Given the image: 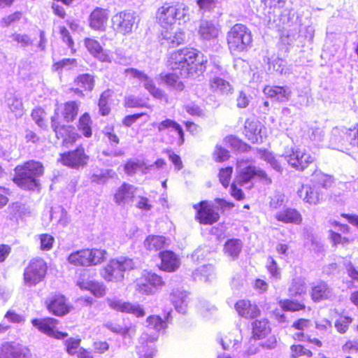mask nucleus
I'll use <instances>...</instances> for the list:
<instances>
[{
	"mask_svg": "<svg viewBox=\"0 0 358 358\" xmlns=\"http://www.w3.org/2000/svg\"><path fill=\"white\" fill-rule=\"evenodd\" d=\"M288 164L298 171H303L314 160V158L305 150L293 148L284 155Z\"/></svg>",
	"mask_w": 358,
	"mask_h": 358,
	"instance_id": "obj_11",
	"label": "nucleus"
},
{
	"mask_svg": "<svg viewBox=\"0 0 358 358\" xmlns=\"http://www.w3.org/2000/svg\"><path fill=\"white\" fill-rule=\"evenodd\" d=\"M6 104L12 113L17 117H22L24 113L23 104L21 99L15 95H11L6 99Z\"/></svg>",
	"mask_w": 358,
	"mask_h": 358,
	"instance_id": "obj_43",
	"label": "nucleus"
},
{
	"mask_svg": "<svg viewBox=\"0 0 358 358\" xmlns=\"http://www.w3.org/2000/svg\"><path fill=\"white\" fill-rule=\"evenodd\" d=\"M352 322V319L350 317L341 316L335 323V327L337 331L341 334H344L348 329L349 324Z\"/></svg>",
	"mask_w": 358,
	"mask_h": 358,
	"instance_id": "obj_58",
	"label": "nucleus"
},
{
	"mask_svg": "<svg viewBox=\"0 0 358 358\" xmlns=\"http://www.w3.org/2000/svg\"><path fill=\"white\" fill-rule=\"evenodd\" d=\"M48 310L54 315L62 316L69 313V306L66 303V299L63 296H55L48 305Z\"/></svg>",
	"mask_w": 358,
	"mask_h": 358,
	"instance_id": "obj_32",
	"label": "nucleus"
},
{
	"mask_svg": "<svg viewBox=\"0 0 358 358\" xmlns=\"http://www.w3.org/2000/svg\"><path fill=\"white\" fill-rule=\"evenodd\" d=\"M261 124L255 120L248 119L245 122V132L248 139L252 143H258L262 140L261 133Z\"/></svg>",
	"mask_w": 358,
	"mask_h": 358,
	"instance_id": "obj_30",
	"label": "nucleus"
},
{
	"mask_svg": "<svg viewBox=\"0 0 358 358\" xmlns=\"http://www.w3.org/2000/svg\"><path fill=\"white\" fill-rule=\"evenodd\" d=\"M78 112V104L75 101H69L64 104L63 116L66 122H73Z\"/></svg>",
	"mask_w": 358,
	"mask_h": 358,
	"instance_id": "obj_44",
	"label": "nucleus"
},
{
	"mask_svg": "<svg viewBox=\"0 0 358 358\" xmlns=\"http://www.w3.org/2000/svg\"><path fill=\"white\" fill-rule=\"evenodd\" d=\"M10 38L22 48L27 47L32 44V41L27 34H13L10 36Z\"/></svg>",
	"mask_w": 358,
	"mask_h": 358,
	"instance_id": "obj_61",
	"label": "nucleus"
},
{
	"mask_svg": "<svg viewBox=\"0 0 358 358\" xmlns=\"http://www.w3.org/2000/svg\"><path fill=\"white\" fill-rule=\"evenodd\" d=\"M115 173L112 170H106L100 173H94L91 180L92 182L97 183H104L109 178H112Z\"/></svg>",
	"mask_w": 358,
	"mask_h": 358,
	"instance_id": "obj_62",
	"label": "nucleus"
},
{
	"mask_svg": "<svg viewBox=\"0 0 358 358\" xmlns=\"http://www.w3.org/2000/svg\"><path fill=\"white\" fill-rule=\"evenodd\" d=\"M345 133L350 143L358 148V124L353 128L345 129Z\"/></svg>",
	"mask_w": 358,
	"mask_h": 358,
	"instance_id": "obj_59",
	"label": "nucleus"
},
{
	"mask_svg": "<svg viewBox=\"0 0 358 358\" xmlns=\"http://www.w3.org/2000/svg\"><path fill=\"white\" fill-rule=\"evenodd\" d=\"M69 131H66L63 136H59V138H63V143L65 146L72 144L76 142L79 137L78 134L74 131V128L71 126H67Z\"/></svg>",
	"mask_w": 358,
	"mask_h": 358,
	"instance_id": "obj_56",
	"label": "nucleus"
},
{
	"mask_svg": "<svg viewBox=\"0 0 358 358\" xmlns=\"http://www.w3.org/2000/svg\"><path fill=\"white\" fill-rule=\"evenodd\" d=\"M54 238L49 234L40 235L41 249L43 250H50L52 248Z\"/></svg>",
	"mask_w": 358,
	"mask_h": 358,
	"instance_id": "obj_63",
	"label": "nucleus"
},
{
	"mask_svg": "<svg viewBox=\"0 0 358 358\" xmlns=\"http://www.w3.org/2000/svg\"><path fill=\"white\" fill-rule=\"evenodd\" d=\"M287 0H262V3L266 8H268V14L271 15L275 13V10L278 9L280 13V9L285 6Z\"/></svg>",
	"mask_w": 358,
	"mask_h": 358,
	"instance_id": "obj_52",
	"label": "nucleus"
},
{
	"mask_svg": "<svg viewBox=\"0 0 358 358\" xmlns=\"http://www.w3.org/2000/svg\"><path fill=\"white\" fill-rule=\"evenodd\" d=\"M169 62L174 72L161 73V80L168 87L180 92L183 90L184 85L178 74L182 78L192 76L197 72L201 73L206 69V60L196 50L184 48L171 53Z\"/></svg>",
	"mask_w": 358,
	"mask_h": 358,
	"instance_id": "obj_1",
	"label": "nucleus"
},
{
	"mask_svg": "<svg viewBox=\"0 0 358 358\" xmlns=\"http://www.w3.org/2000/svg\"><path fill=\"white\" fill-rule=\"evenodd\" d=\"M252 41L250 31L241 24H235L227 33V43L233 54L246 50L250 45Z\"/></svg>",
	"mask_w": 358,
	"mask_h": 358,
	"instance_id": "obj_4",
	"label": "nucleus"
},
{
	"mask_svg": "<svg viewBox=\"0 0 358 358\" xmlns=\"http://www.w3.org/2000/svg\"><path fill=\"white\" fill-rule=\"evenodd\" d=\"M126 76L138 78L143 84L144 87L156 99L164 100L168 102V97L162 90L157 88L153 80L148 77L144 72L136 69H126L124 71Z\"/></svg>",
	"mask_w": 358,
	"mask_h": 358,
	"instance_id": "obj_10",
	"label": "nucleus"
},
{
	"mask_svg": "<svg viewBox=\"0 0 358 358\" xmlns=\"http://www.w3.org/2000/svg\"><path fill=\"white\" fill-rule=\"evenodd\" d=\"M146 322L147 327L154 329L158 332L166 329L167 327L166 322L158 315L149 316L146 320Z\"/></svg>",
	"mask_w": 358,
	"mask_h": 358,
	"instance_id": "obj_47",
	"label": "nucleus"
},
{
	"mask_svg": "<svg viewBox=\"0 0 358 358\" xmlns=\"http://www.w3.org/2000/svg\"><path fill=\"white\" fill-rule=\"evenodd\" d=\"M311 296L316 301L333 299L335 297V294L327 283L320 282L312 288Z\"/></svg>",
	"mask_w": 358,
	"mask_h": 358,
	"instance_id": "obj_27",
	"label": "nucleus"
},
{
	"mask_svg": "<svg viewBox=\"0 0 358 358\" xmlns=\"http://www.w3.org/2000/svg\"><path fill=\"white\" fill-rule=\"evenodd\" d=\"M152 127L157 128L159 132L167 131V134L174 133L178 136L177 144L180 146L183 144L184 132L181 126L176 121L171 119H166L159 123L153 122Z\"/></svg>",
	"mask_w": 358,
	"mask_h": 358,
	"instance_id": "obj_14",
	"label": "nucleus"
},
{
	"mask_svg": "<svg viewBox=\"0 0 358 358\" xmlns=\"http://www.w3.org/2000/svg\"><path fill=\"white\" fill-rule=\"evenodd\" d=\"M161 35L162 40L164 41L162 43H166L169 46L172 47L182 43L185 38V32L180 29L175 31L166 29L163 31Z\"/></svg>",
	"mask_w": 358,
	"mask_h": 358,
	"instance_id": "obj_31",
	"label": "nucleus"
},
{
	"mask_svg": "<svg viewBox=\"0 0 358 358\" xmlns=\"http://www.w3.org/2000/svg\"><path fill=\"white\" fill-rule=\"evenodd\" d=\"M279 305L286 311H297L305 308V305L301 302H296L289 299L280 300Z\"/></svg>",
	"mask_w": 358,
	"mask_h": 358,
	"instance_id": "obj_50",
	"label": "nucleus"
},
{
	"mask_svg": "<svg viewBox=\"0 0 358 358\" xmlns=\"http://www.w3.org/2000/svg\"><path fill=\"white\" fill-rule=\"evenodd\" d=\"M237 173L236 182L243 186L248 183L254 177H257L266 184H271V180L266 172L259 168L252 166L249 160L241 159L237 162Z\"/></svg>",
	"mask_w": 358,
	"mask_h": 358,
	"instance_id": "obj_7",
	"label": "nucleus"
},
{
	"mask_svg": "<svg viewBox=\"0 0 358 358\" xmlns=\"http://www.w3.org/2000/svg\"><path fill=\"white\" fill-rule=\"evenodd\" d=\"M271 329L266 319L255 320L252 323V334L255 338L261 339L270 333Z\"/></svg>",
	"mask_w": 358,
	"mask_h": 358,
	"instance_id": "obj_39",
	"label": "nucleus"
},
{
	"mask_svg": "<svg viewBox=\"0 0 358 358\" xmlns=\"http://www.w3.org/2000/svg\"><path fill=\"white\" fill-rule=\"evenodd\" d=\"M108 20V10L97 7L90 15V27L94 30L105 31Z\"/></svg>",
	"mask_w": 358,
	"mask_h": 358,
	"instance_id": "obj_20",
	"label": "nucleus"
},
{
	"mask_svg": "<svg viewBox=\"0 0 358 358\" xmlns=\"http://www.w3.org/2000/svg\"><path fill=\"white\" fill-rule=\"evenodd\" d=\"M77 66V61L75 59H63L62 60L55 64L54 67L57 71L59 69H71Z\"/></svg>",
	"mask_w": 358,
	"mask_h": 358,
	"instance_id": "obj_60",
	"label": "nucleus"
},
{
	"mask_svg": "<svg viewBox=\"0 0 358 358\" xmlns=\"http://www.w3.org/2000/svg\"><path fill=\"white\" fill-rule=\"evenodd\" d=\"M135 264L131 259L121 257L111 259L101 274L107 281L119 282L123 280L124 272L133 269Z\"/></svg>",
	"mask_w": 358,
	"mask_h": 358,
	"instance_id": "obj_6",
	"label": "nucleus"
},
{
	"mask_svg": "<svg viewBox=\"0 0 358 358\" xmlns=\"http://www.w3.org/2000/svg\"><path fill=\"white\" fill-rule=\"evenodd\" d=\"M160 257L162 260L161 269L167 272H173L179 268L180 259L172 251L162 252Z\"/></svg>",
	"mask_w": 358,
	"mask_h": 358,
	"instance_id": "obj_24",
	"label": "nucleus"
},
{
	"mask_svg": "<svg viewBox=\"0 0 358 358\" xmlns=\"http://www.w3.org/2000/svg\"><path fill=\"white\" fill-rule=\"evenodd\" d=\"M237 333L238 330L236 329L235 332H230L224 337L220 338L219 342L224 350H232L237 349V345L241 340V336Z\"/></svg>",
	"mask_w": 358,
	"mask_h": 358,
	"instance_id": "obj_40",
	"label": "nucleus"
},
{
	"mask_svg": "<svg viewBox=\"0 0 358 358\" xmlns=\"http://www.w3.org/2000/svg\"><path fill=\"white\" fill-rule=\"evenodd\" d=\"M88 157L85 154L83 148H78L73 151L64 153L61 155L63 164L71 168L78 169L87 164Z\"/></svg>",
	"mask_w": 358,
	"mask_h": 358,
	"instance_id": "obj_13",
	"label": "nucleus"
},
{
	"mask_svg": "<svg viewBox=\"0 0 358 358\" xmlns=\"http://www.w3.org/2000/svg\"><path fill=\"white\" fill-rule=\"evenodd\" d=\"M157 19L161 26L166 29L177 20L179 24H185L190 20L189 8L183 3H165L157 10Z\"/></svg>",
	"mask_w": 358,
	"mask_h": 358,
	"instance_id": "obj_3",
	"label": "nucleus"
},
{
	"mask_svg": "<svg viewBox=\"0 0 358 358\" xmlns=\"http://www.w3.org/2000/svg\"><path fill=\"white\" fill-rule=\"evenodd\" d=\"M13 182L24 189H34L38 185V178L44 173L41 162L30 160L15 168Z\"/></svg>",
	"mask_w": 358,
	"mask_h": 358,
	"instance_id": "obj_2",
	"label": "nucleus"
},
{
	"mask_svg": "<svg viewBox=\"0 0 358 358\" xmlns=\"http://www.w3.org/2000/svg\"><path fill=\"white\" fill-rule=\"evenodd\" d=\"M171 300L178 312L185 313L186 312L188 298L186 291L177 288L172 291Z\"/></svg>",
	"mask_w": 358,
	"mask_h": 358,
	"instance_id": "obj_28",
	"label": "nucleus"
},
{
	"mask_svg": "<svg viewBox=\"0 0 358 358\" xmlns=\"http://www.w3.org/2000/svg\"><path fill=\"white\" fill-rule=\"evenodd\" d=\"M149 167H146L144 164L138 162L129 161L124 166V170L128 175H134L138 171L143 174L148 172Z\"/></svg>",
	"mask_w": 358,
	"mask_h": 358,
	"instance_id": "obj_46",
	"label": "nucleus"
},
{
	"mask_svg": "<svg viewBox=\"0 0 358 358\" xmlns=\"http://www.w3.org/2000/svg\"><path fill=\"white\" fill-rule=\"evenodd\" d=\"M298 194L300 198L306 203L310 205H317L320 203L323 199L322 192L319 191V189L315 185H303L298 191Z\"/></svg>",
	"mask_w": 358,
	"mask_h": 358,
	"instance_id": "obj_19",
	"label": "nucleus"
},
{
	"mask_svg": "<svg viewBox=\"0 0 358 358\" xmlns=\"http://www.w3.org/2000/svg\"><path fill=\"white\" fill-rule=\"evenodd\" d=\"M0 358H30V352L20 345L5 343L0 348Z\"/></svg>",
	"mask_w": 358,
	"mask_h": 358,
	"instance_id": "obj_17",
	"label": "nucleus"
},
{
	"mask_svg": "<svg viewBox=\"0 0 358 358\" xmlns=\"http://www.w3.org/2000/svg\"><path fill=\"white\" fill-rule=\"evenodd\" d=\"M194 208L197 210L196 218L199 222L204 224H211L219 219V215L207 204L206 201H201L194 205Z\"/></svg>",
	"mask_w": 358,
	"mask_h": 358,
	"instance_id": "obj_16",
	"label": "nucleus"
},
{
	"mask_svg": "<svg viewBox=\"0 0 358 358\" xmlns=\"http://www.w3.org/2000/svg\"><path fill=\"white\" fill-rule=\"evenodd\" d=\"M235 308L238 315L245 318L255 317L260 312L257 305L247 300L238 301L236 302Z\"/></svg>",
	"mask_w": 358,
	"mask_h": 358,
	"instance_id": "obj_25",
	"label": "nucleus"
},
{
	"mask_svg": "<svg viewBox=\"0 0 358 358\" xmlns=\"http://www.w3.org/2000/svg\"><path fill=\"white\" fill-rule=\"evenodd\" d=\"M106 301L108 306L115 310L132 313L136 317H143L145 314L143 308L139 304H132L120 299H107Z\"/></svg>",
	"mask_w": 358,
	"mask_h": 358,
	"instance_id": "obj_15",
	"label": "nucleus"
},
{
	"mask_svg": "<svg viewBox=\"0 0 358 358\" xmlns=\"http://www.w3.org/2000/svg\"><path fill=\"white\" fill-rule=\"evenodd\" d=\"M136 291L141 294L151 295L154 294L156 291L148 282L143 281L142 278H140L136 280Z\"/></svg>",
	"mask_w": 358,
	"mask_h": 358,
	"instance_id": "obj_51",
	"label": "nucleus"
},
{
	"mask_svg": "<svg viewBox=\"0 0 358 358\" xmlns=\"http://www.w3.org/2000/svg\"><path fill=\"white\" fill-rule=\"evenodd\" d=\"M157 340V337L155 336H150L147 333H143L139 338V343L141 344V347L143 348V351L144 352V358H152L155 354L156 350L154 348H151L148 351L145 350V348L148 346V343H153Z\"/></svg>",
	"mask_w": 358,
	"mask_h": 358,
	"instance_id": "obj_42",
	"label": "nucleus"
},
{
	"mask_svg": "<svg viewBox=\"0 0 358 358\" xmlns=\"http://www.w3.org/2000/svg\"><path fill=\"white\" fill-rule=\"evenodd\" d=\"M291 350V357L297 358L302 355H306L308 357H310L313 355L312 352L305 348L301 345H292L290 348Z\"/></svg>",
	"mask_w": 358,
	"mask_h": 358,
	"instance_id": "obj_54",
	"label": "nucleus"
},
{
	"mask_svg": "<svg viewBox=\"0 0 358 358\" xmlns=\"http://www.w3.org/2000/svg\"><path fill=\"white\" fill-rule=\"evenodd\" d=\"M241 249L242 242L236 238L228 240L224 247L225 254L233 259L238 257Z\"/></svg>",
	"mask_w": 358,
	"mask_h": 358,
	"instance_id": "obj_41",
	"label": "nucleus"
},
{
	"mask_svg": "<svg viewBox=\"0 0 358 358\" xmlns=\"http://www.w3.org/2000/svg\"><path fill=\"white\" fill-rule=\"evenodd\" d=\"M110 92H103L99 101V110L102 115H107L110 112V108L107 106V100L110 96Z\"/></svg>",
	"mask_w": 358,
	"mask_h": 358,
	"instance_id": "obj_57",
	"label": "nucleus"
},
{
	"mask_svg": "<svg viewBox=\"0 0 358 358\" xmlns=\"http://www.w3.org/2000/svg\"><path fill=\"white\" fill-rule=\"evenodd\" d=\"M306 293V287L301 280H295L289 288V294L290 296H301Z\"/></svg>",
	"mask_w": 358,
	"mask_h": 358,
	"instance_id": "obj_53",
	"label": "nucleus"
},
{
	"mask_svg": "<svg viewBox=\"0 0 358 358\" xmlns=\"http://www.w3.org/2000/svg\"><path fill=\"white\" fill-rule=\"evenodd\" d=\"M105 327L113 333L120 334L124 338H133L136 333V327L134 324L122 327L121 325L108 322L105 324Z\"/></svg>",
	"mask_w": 358,
	"mask_h": 358,
	"instance_id": "obj_33",
	"label": "nucleus"
},
{
	"mask_svg": "<svg viewBox=\"0 0 358 358\" xmlns=\"http://www.w3.org/2000/svg\"><path fill=\"white\" fill-rule=\"evenodd\" d=\"M311 182L318 189L322 187L329 189L334 184V178L332 176L326 174L321 171H315L312 174Z\"/></svg>",
	"mask_w": 358,
	"mask_h": 358,
	"instance_id": "obj_34",
	"label": "nucleus"
},
{
	"mask_svg": "<svg viewBox=\"0 0 358 358\" xmlns=\"http://www.w3.org/2000/svg\"><path fill=\"white\" fill-rule=\"evenodd\" d=\"M107 252L101 249H83L72 252L68 262L74 266H90L101 264L106 259Z\"/></svg>",
	"mask_w": 358,
	"mask_h": 358,
	"instance_id": "obj_5",
	"label": "nucleus"
},
{
	"mask_svg": "<svg viewBox=\"0 0 358 358\" xmlns=\"http://www.w3.org/2000/svg\"><path fill=\"white\" fill-rule=\"evenodd\" d=\"M47 265L41 258L31 259L23 273L24 283L27 287L35 286L41 282L46 273Z\"/></svg>",
	"mask_w": 358,
	"mask_h": 358,
	"instance_id": "obj_9",
	"label": "nucleus"
},
{
	"mask_svg": "<svg viewBox=\"0 0 358 358\" xmlns=\"http://www.w3.org/2000/svg\"><path fill=\"white\" fill-rule=\"evenodd\" d=\"M275 218L284 223H293L299 224L302 221L301 214L295 209L287 208L282 211L278 213Z\"/></svg>",
	"mask_w": 358,
	"mask_h": 358,
	"instance_id": "obj_36",
	"label": "nucleus"
},
{
	"mask_svg": "<svg viewBox=\"0 0 358 358\" xmlns=\"http://www.w3.org/2000/svg\"><path fill=\"white\" fill-rule=\"evenodd\" d=\"M138 15L134 11L124 10L112 17L113 29L122 35L126 36L132 33L134 27L137 26Z\"/></svg>",
	"mask_w": 358,
	"mask_h": 358,
	"instance_id": "obj_8",
	"label": "nucleus"
},
{
	"mask_svg": "<svg viewBox=\"0 0 358 358\" xmlns=\"http://www.w3.org/2000/svg\"><path fill=\"white\" fill-rule=\"evenodd\" d=\"M192 275L195 280L208 282L215 278V273L213 266L208 264L196 269Z\"/></svg>",
	"mask_w": 358,
	"mask_h": 358,
	"instance_id": "obj_37",
	"label": "nucleus"
},
{
	"mask_svg": "<svg viewBox=\"0 0 358 358\" xmlns=\"http://www.w3.org/2000/svg\"><path fill=\"white\" fill-rule=\"evenodd\" d=\"M220 33V29L213 22L202 20L198 28L199 36L205 41H211L216 38Z\"/></svg>",
	"mask_w": 358,
	"mask_h": 358,
	"instance_id": "obj_23",
	"label": "nucleus"
},
{
	"mask_svg": "<svg viewBox=\"0 0 358 358\" xmlns=\"http://www.w3.org/2000/svg\"><path fill=\"white\" fill-rule=\"evenodd\" d=\"M94 77L88 73L83 74L75 80L76 87L74 89L76 94L83 96V92L92 91L94 88Z\"/></svg>",
	"mask_w": 358,
	"mask_h": 358,
	"instance_id": "obj_29",
	"label": "nucleus"
},
{
	"mask_svg": "<svg viewBox=\"0 0 358 358\" xmlns=\"http://www.w3.org/2000/svg\"><path fill=\"white\" fill-rule=\"evenodd\" d=\"M232 171H233V169L231 167H227L225 169H222L220 171V173H219L220 181L222 184V185L225 187L229 185Z\"/></svg>",
	"mask_w": 358,
	"mask_h": 358,
	"instance_id": "obj_64",
	"label": "nucleus"
},
{
	"mask_svg": "<svg viewBox=\"0 0 358 358\" xmlns=\"http://www.w3.org/2000/svg\"><path fill=\"white\" fill-rule=\"evenodd\" d=\"M84 43L92 55L95 58L103 62L110 63L112 58L107 50L102 48L99 41L95 39L86 38L84 40Z\"/></svg>",
	"mask_w": 358,
	"mask_h": 358,
	"instance_id": "obj_18",
	"label": "nucleus"
},
{
	"mask_svg": "<svg viewBox=\"0 0 358 358\" xmlns=\"http://www.w3.org/2000/svg\"><path fill=\"white\" fill-rule=\"evenodd\" d=\"M66 127V125L61 124L59 115L57 113H55V114L51 117V127L55 133L57 138H59V136H63L64 133L69 131V128Z\"/></svg>",
	"mask_w": 358,
	"mask_h": 358,
	"instance_id": "obj_48",
	"label": "nucleus"
},
{
	"mask_svg": "<svg viewBox=\"0 0 358 358\" xmlns=\"http://www.w3.org/2000/svg\"><path fill=\"white\" fill-rule=\"evenodd\" d=\"M209 85L210 90L219 94H229L232 93L233 87L230 83L219 77H215L210 80Z\"/></svg>",
	"mask_w": 358,
	"mask_h": 358,
	"instance_id": "obj_35",
	"label": "nucleus"
},
{
	"mask_svg": "<svg viewBox=\"0 0 358 358\" xmlns=\"http://www.w3.org/2000/svg\"><path fill=\"white\" fill-rule=\"evenodd\" d=\"M77 285L81 289L90 291L96 297H102L106 294V287L96 281L80 278L77 281Z\"/></svg>",
	"mask_w": 358,
	"mask_h": 358,
	"instance_id": "obj_26",
	"label": "nucleus"
},
{
	"mask_svg": "<svg viewBox=\"0 0 358 358\" xmlns=\"http://www.w3.org/2000/svg\"><path fill=\"white\" fill-rule=\"evenodd\" d=\"M136 188L124 182L114 195V201L117 205L124 206L133 201Z\"/></svg>",
	"mask_w": 358,
	"mask_h": 358,
	"instance_id": "obj_21",
	"label": "nucleus"
},
{
	"mask_svg": "<svg viewBox=\"0 0 358 358\" xmlns=\"http://www.w3.org/2000/svg\"><path fill=\"white\" fill-rule=\"evenodd\" d=\"M34 327L37 328L41 332L57 339L66 338L68 334L55 330L58 324L57 320L53 318L48 317L42 320L34 319L31 320Z\"/></svg>",
	"mask_w": 358,
	"mask_h": 358,
	"instance_id": "obj_12",
	"label": "nucleus"
},
{
	"mask_svg": "<svg viewBox=\"0 0 358 358\" xmlns=\"http://www.w3.org/2000/svg\"><path fill=\"white\" fill-rule=\"evenodd\" d=\"M90 124L91 120L88 113L83 114L79 120V124L78 127V129L85 137H90L92 136Z\"/></svg>",
	"mask_w": 358,
	"mask_h": 358,
	"instance_id": "obj_49",
	"label": "nucleus"
},
{
	"mask_svg": "<svg viewBox=\"0 0 358 358\" xmlns=\"http://www.w3.org/2000/svg\"><path fill=\"white\" fill-rule=\"evenodd\" d=\"M265 95L268 97L279 102L287 101L290 96L292 92L288 87L281 86H269L267 85L263 90Z\"/></svg>",
	"mask_w": 358,
	"mask_h": 358,
	"instance_id": "obj_22",
	"label": "nucleus"
},
{
	"mask_svg": "<svg viewBox=\"0 0 358 358\" xmlns=\"http://www.w3.org/2000/svg\"><path fill=\"white\" fill-rule=\"evenodd\" d=\"M144 247L150 250L156 252L164 248L166 243V239L162 236H148L143 243Z\"/></svg>",
	"mask_w": 358,
	"mask_h": 358,
	"instance_id": "obj_38",
	"label": "nucleus"
},
{
	"mask_svg": "<svg viewBox=\"0 0 358 358\" xmlns=\"http://www.w3.org/2000/svg\"><path fill=\"white\" fill-rule=\"evenodd\" d=\"M141 278L143 281L148 282L156 292L164 285L162 277L155 273L146 272L143 273Z\"/></svg>",
	"mask_w": 358,
	"mask_h": 358,
	"instance_id": "obj_45",
	"label": "nucleus"
},
{
	"mask_svg": "<svg viewBox=\"0 0 358 358\" xmlns=\"http://www.w3.org/2000/svg\"><path fill=\"white\" fill-rule=\"evenodd\" d=\"M339 231H336L333 229H330L329 231V237L331 240L333 244L334 245H337L338 244L345 245L350 243V241L348 238L342 236L341 234L338 233Z\"/></svg>",
	"mask_w": 358,
	"mask_h": 358,
	"instance_id": "obj_55",
	"label": "nucleus"
}]
</instances>
